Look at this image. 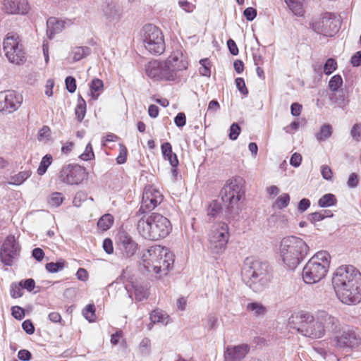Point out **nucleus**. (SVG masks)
Listing matches in <instances>:
<instances>
[{
  "label": "nucleus",
  "instance_id": "1",
  "mask_svg": "<svg viewBox=\"0 0 361 361\" xmlns=\"http://www.w3.org/2000/svg\"><path fill=\"white\" fill-rule=\"evenodd\" d=\"M332 285L343 304L356 305L361 301V273L354 266L338 267L332 277Z\"/></svg>",
  "mask_w": 361,
  "mask_h": 361
},
{
  "label": "nucleus",
  "instance_id": "2",
  "mask_svg": "<svg viewBox=\"0 0 361 361\" xmlns=\"http://www.w3.org/2000/svg\"><path fill=\"white\" fill-rule=\"evenodd\" d=\"M188 66L182 51L177 49L166 61H149L145 66V73L155 80L174 81L177 78V72L187 69Z\"/></svg>",
  "mask_w": 361,
  "mask_h": 361
},
{
  "label": "nucleus",
  "instance_id": "3",
  "mask_svg": "<svg viewBox=\"0 0 361 361\" xmlns=\"http://www.w3.org/2000/svg\"><path fill=\"white\" fill-rule=\"evenodd\" d=\"M241 274L245 284L257 293L267 288L272 280L269 264L252 257L244 260Z\"/></svg>",
  "mask_w": 361,
  "mask_h": 361
},
{
  "label": "nucleus",
  "instance_id": "4",
  "mask_svg": "<svg viewBox=\"0 0 361 361\" xmlns=\"http://www.w3.org/2000/svg\"><path fill=\"white\" fill-rule=\"evenodd\" d=\"M309 246L302 238L290 235L280 243L279 254L286 267L294 270L306 257Z\"/></svg>",
  "mask_w": 361,
  "mask_h": 361
},
{
  "label": "nucleus",
  "instance_id": "5",
  "mask_svg": "<svg viewBox=\"0 0 361 361\" xmlns=\"http://www.w3.org/2000/svg\"><path fill=\"white\" fill-rule=\"evenodd\" d=\"M171 228L170 221L158 213L142 217L137 224L140 235L149 240H158L166 237Z\"/></svg>",
  "mask_w": 361,
  "mask_h": 361
},
{
  "label": "nucleus",
  "instance_id": "6",
  "mask_svg": "<svg viewBox=\"0 0 361 361\" xmlns=\"http://www.w3.org/2000/svg\"><path fill=\"white\" fill-rule=\"evenodd\" d=\"M244 181L240 177L228 180L220 192L221 200L226 207L229 218L235 219L240 212V200L244 197Z\"/></svg>",
  "mask_w": 361,
  "mask_h": 361
},
{
  "label": "nucleus",
  "instance_id": "7",
  "mask_svg": "<svg viewBox=\"0 0 361 361\" xmlns=\"http://www.w3.org/2000/svg\"><path fill=\"white\" fill-rule=\"evenodd\" d=\"M331 256L326 251H319L306 263L302 269V279L305 283L313 284L323 279L329 270Z\"/></svg>",
  "mask_w": 361,
  "mask_h": 361
},
{
  "label": "nucleus",
  "instance_id": "8",
  "mask_svg": "<svg viewBox=\"0 0 361 361\" xmlns=\"http://www.w3.org/2000/svg\"><path fill=\"white\" fill-rule=\"evenodd\" d=\"M290 328H293L301 335L313 339L324 336L322 328L318 321L314 318V314L308 312H300L289 318Z\"/></svg>",
  "mask_w": 361,
  "mask_h": 361
},
{
  "label": "nucleus",
  "instance_id": "9",
  "mask_svg": "<svg viewBox=\"0 0 361 361\" xmlns=\"http://www.w3.org/2000/svg\"><path fill=\"white\" fill-rule=\"evenodd\" d=\"M230 237L227 224L215 221L207 233L208 248L213 254H222L226 248Z\"/></svg>",
  "mask_w": 361,
  "mask_h": 361
},
{
  "label": "nucleus",
  "instance_id": "10",
  "mask_svg": "<svg viewBox=\"0 0 361 361\" xmlns=\"http://www.w3.org/2000/svg\"><path fill=\"white\" fill-rule=\"evenodd\" d=\"M145 47L151 54H161L165 49L163 34L157 26L148 24L142 28Z\"/></svg>",
  "mask_w": 361,
  "mask_h": 361
},
{
  "label": "nucleus",
  "instance_id": "11",
  "mask_svg": "<svg viewBox=\"0 0 361 361\" xmlns=\"http://www.w3.org/2000/svg\"><path fill=\"white\" fill-rule=\"evenodd\" d=\"M3 47L5 55L9 62L16 65H20L25 62V52L18 35L8 33L4 40Z\"/></svg>",
  "mask_w": 361,
  "mask_h": 361
},
{
  "label": "nucleus",
  "instance_id": "12",
  "mask_svg": "<svg viewBox=\"0 0 361 361\" xmlns=\"http://www.w3.org/2000/svg\"><path fill=\"white\" fill-rule=\"evenodd\" d=\"M340 23L334 14L326 13L318 20L311 23L312 29L317 34L326 37L334 36L339 30Z\"/></svg>",
  "mask_w": 361,
  "mask_h": 361
},
{
  "label": "nucleus",
  "instance_id": "13",
  "mask_svg": "<svg viewBox=\"0 0 361 361\" xmlns=\"http://www.w3.org/2000/svg\"><path fill=\"white\" fill-rule=\"evenodd\" d=\"M164 196L160 191L152 185L146 186L142 194L140 207L137 214L150 212L163 201Z\"/></svg>",
  "mask_w": 361,
  "mask_h": 361
},
{
  "label": "nucleus",
  "instance_id": "14",
  "mask_svg": "<svg viewBox=\"0 0 361 361\" xmlns=\"http://www.w3.org/2000/svg\"><path fill=\"white\" fill-rule=\"evenodd\" d=\"M85 169L78 164L63 166L59 173V178L67 185H78L85 178Z\"/></svg>",
  "mask_w": 361,
  "mask_h": 361
},
{
  "label": "nucleus",
  "instance_id": "15",
  "mask_svg": "<svg viewBox=\"0 0 361 361\" xmlns=\"http://www.w3.org/2000/svg\"><path fill=\"white\" fill-rule=\"evenodd\" d=\"M23 102V96L14 90L0 92V112L11 114L19 109Z\"/></svg>",
  "mask_w": 361,
  "mask_h": 361
},
{
  "label": "nucleus",
  "instance_id": "16",
  "mask_svg": "<svg viewBox=\"0 0 361 361\" xmlns=\"http://www.w3.org/2000/svg\"><path fill=\"white\" fill-rule=\"evenodd\" d=\"M314 314L315 319L322 329L324 336L326 332L336 333L340 330L341 323L336 317L322 310L314 312Z\"/></svg>",
  "mask_w": 361,
  "mask_h": 361
},
{
  "label": "nucleus",
  "instance_id": "17",
  "mask_svg": "<svg viewBox=\"0 0 361 361\" xmlns=\"http://www.w3.org/2000/svg\"><path fill=\"white\" fill-rule=\"evenodd\" d=\"M19 252L20 247L14 236H7L2 245L0 252L1 262L6 266H11L13 259L19 255Z\"/></svg>",
  "mask_w": 361,
  "mask_h": 361
},
{
  "label": "nucleus",
  "instance_id": "18",
  "mask_svg": "<svg viewBox=\"0 0 361 361\" xmlns=\"http://www.w3.org/2000/svg\"><path fill=\"white\" fill-rule=\"evenodd\" d=\"M166 247L161 245H154L147 249L142 255L141 264L148 272L152 271L155 264L159 262V258L164 256Z\"/></svg>",
  "mask_w": 361,
  "mask_h": 361
},
{
  "label": "nucleus",
  "instance_id": "19",
  "mask_svg": "<svg viewBox=\"0 0 361 361\" xmlns=\"http://www.w3.org/2000/svg\"><path fill=\"white\" fill-rule=\"evenodd\" d=\"M1 10L7 15H26L30 5L27 0H2Z\"/></svg>",
  "mask_w": 361,
  "mask_h": 361
},
{
  "label": "nucleus",
  "instance_id": "20",
  "mask_svg": "<svg viewBox=\"0 0 361 361\" xmlns=\"http://www.w3.org/2000/svg\"><path fill=\"white\" fill-rule=\"evenodd\" d=\"M102 10L106 20L110 23H118L123 16V10L121 6L112 1L104 3Z\"/></svg>",
  "mask_w": 361,
  "mask_h": 361
},
{
  "label": "nucleus",
  "instance_id": "21",
  "mask_svg": "<svg viewBox=\"0 0 361 361\" xmlns=\"http://www.w3.org/2000/svg\"><path fill=\"white\" fill-rule=\"evenodd\" d=\"M335 345L337 348H355L360 343V338L351 330L344 331L334 338Z\"/></svg>",
  "mask_w": 361,
  "mask_h": 361
},
{
  "label": "nucleus",
  "instance_id": "22",
  "mask_svg": "<svg viewBox=\"0 0 361 361\" xmlns=\"http://www.w3.org/2000/svg\"><path fill=\"white\" fill-rule=\"evenodd\" d=\"M249 350L250 346L247 344L228 346L224 353L225 361H240Z\"/></svg>",
  "mask_w": 361,
  "mask_h": 361
},
{
  "label": "nucleus",
  "instance_id": "23",
  "mask_svg": "<svg viewBox=\"0 0 361 361\" xmlns=\"http://www.w3.org/2000/svg\"><path fill=\"white\" fill-rule=\"evenodd\" d=\"M120 244L123 256L127 258L133 256L138 249L137 243L127 233L120 235Z\"/></svg>",
  "mask_w": 361,
  "mask_h": 361
},
{
  "label": "nucleus",
  "instance_id": "24",
  "mask_svg": "<svg viewBox=\"0 0 361 361\" xmlns=\"http://www.w3.org/2000/svg\"><path fill=\"white\" fill-rule=\"evenodd\" d=\"M174 262V255L170 252L167 248L164 252V256L160 257L159 262L155 264L154 271L156 274H166L173 266Z\"/></svg>",
  "mask_w": 361,
  "mask_h": 361
},
{
  "label": "nucleus",
  "instance_id": "25",
  "mask_svg": "<svg viewBox=\"0 0 361 361\" xmlns=\"http://www.w3.org/2000/svg\"><path fill=\"white\" fill-rule=\"evenodd\" d=\"M66 22L56 18H50L47 21V34L52 39L56 33L61 32L65 27Z\"/></svg>",
  "mask_w": 361,
  "mask_h": 361
},
{
  "label": "nucleus",
  "instance_id": "26",
  "mask_svg": "<svg viewBox=\"0 0 361 361\" xmlns=\"http://www.w3.org/2000/svg\"><path fill=\"white\" fill-rule=\"evenodd\" d=\"M126 289L128 293L132 290L134 291L135 300L142 301L147 299L149 296V291L147 286L138 284L137 283H132L130 285H126Z\"/></svg>",
  "mask_w": 361,
  "mask_h": 361
},
{
  "label": "nucleus",
  "instance_id": "27",
  "mask_svg": "<svg viewBox=\"0 0 361 361\" xmlns=\"http://www.w3.org/2000/svg\"><path fill=\"white\" fill-rule=\"evenodd\" d=\"M161 150L164 159L168 160L172 167L178 166V159L177 155L172 151L171 143L166 142L161 144Z\"/></svg>",
  "mask_w": 361,
  "mask_h": 361
},
{
  "label": "nucleus",
  "instance_id": "28",
  "mask_svg": "<svg viewBox=\"0 0 361 361\" xmlns=\"http://www.w3.org/2000/svg\"><path fill=\"white\" fill-rule=\"evenodd\" d=\"M329 99L337 107L345 109L349 104L348 96L343 90L334 92L329 96Z\"/></svg>",
  "mask_w": 361,
  "mask_h": 361
},
{
  "label": "nucleus",
  "instance_id": "29",
  "mask_svg": "<svg viewBox=\"0 0 361 361\" xmlns=\"http://www.w3.org/2000/svg\"><path fill=\"white\" fill-rule=\"evenodd\" d=\"M246 310L255 317H264L267 312V307L259 302H251L246 305Z\"/></svg>",
  "mask_w": 361,
  "mask_h": 361
},
{
  "label": "nucleus",
  "instance_id": "30",
  "mask_svg": "<svg viewBox=\"0 0 361 361\" xmlns=\"http://www.w3.org/2000/svg\"><path fill=\"white\" fill-rule=\"evenodd\" d=\"M91 49L88 47H75L71 50L72 61L77 62L90 55Z\"/></svg>",
  "mask_w": 361,
  "mask_h": 361
},
{
  "label": "nucleus",
  "instance_id": "31",
  "mask_svg": "<svg viewBox=\"0 0 361 361\" xmlns=\"http://www.w3.org/2000/svg\"><path fill=\"white\" fill-rule=\"evenodd\" d=\"M303 1L304 0H285V2L294 15L302 16L304 13Z\"/></svg>",
  "mask_w": 361,
  "mask_h": 361
},
{
  "label": "nucleus",
  "instance_id": "32",
  "mask_svg": "<svg viewBox=\"0 0 361 361\" xmlns=\"http://www.w3.org/2000/svg\"><path fill=\"white\" fill-rule=\"evenodd\" d=\"M317 204L322 208L329 207L335 206L337 204V200L334 194L326 193L319 199Z\"/></svg>",
  "mask_w": 361,
  "mask_h": 361
},
{
  "label": "nucleus",
  "instance_id": "33",
  "mask_svg": "<svg viewBox=\"0 0 361 361\" xmlns=\"http://www.w3.org/2000/svg\"><path fill=\"white\" fill-rule=\"evenodd\" d=\"M221 210L222 207L221 203L217 200H213L210 202L207 209L209 221H211V219L216 218L221 212Z\"/></svg>",
  "mask_w": 361,
  "mask_h": 361
},
{
  "label": "nucleus",
  "instance_id": "34",
  "mask_svg": "<svg viewBox=\"0 0 361 361\" xmlns=\"http://www.w3.org/2000/svg\"><path fill=\"white\" fill-rule=\"evenodd\" d=\"M86 114V102L81 96H79L78 102L75 109V114L79 122H81Z\"/></svg>",
  "mask_w": 361,
  "mask_h": 361
},
{
  "label": "nucleus",
  "instance_id": "35",
  "mask_svg": "<svg viewBox=\"0 0 361 361\" xmlns=\"http://www.w3.org/2000/svg\"><path fill=\"white\" fill-rule=\"evenodd\" d=\"M52 156L49 154H47L42 157L37 169L38 175L42 176L47 172V169L52 163Z\"/></svg>",
  "mask_w": 361,
  "mask_h": 361
},
{
  "label": "nucleus",
  "instance_id": "36",
  "mask_svg": "<svg viewBox=\"0 0 361 361\" xmlns=\"http://www.w3.org/2000/svg\"><path fill=\"white\" fill-rule=\"evenodd\" d=\"M31 174L32 173L29 170L20 171L18 174L11 177V182L10 183L19 185L30 177Z\"/></svg>",
  "mask_w": 361,
  "mask_h": 361
},
{
  "label": "nucleus",
  "instance_id": "37",
  "mask_svg": "<svg viewBox=\"0 0 361 361\" xmlns=\"http://www.w3.org/2000/svg\"><path fill=\"white\" fill-rule=\"evenodd\" d=\"M332 134V127L329 124L322 126L319 132L316 134V137L319 141H324L331 137Z\"/></svg>",
  "mask_w": 361,
  "mask_h": 361
},
{
  "label": "nucleus",
  "instance_id": "38",
  "mask_svg": "<svg viewBox=\"0 0 361 361\" xmlns=\"http://www.w3.org/2000/svg\"><path fill=\"white\" fill-rule=\"evenodd\" d=\"M290 200V198L288 193H283L276 198L273 207L279 209L286 208L289 204Z\"/></svg>",
  "mask_w": 361,
  "mask_h": 361
},
{
  "label": "nucleus",
  "instance_id": "39",
  "mask_svg": "<svg viewBox=\"0 0 361 361\" xmlns=\"http://www.w3.org/2000/svg\"><path fill=\"white\" fill-rule=\"evenodd\" d=\"M113 221L114 219L111 214H105L99 219L97 226L100 229L106 231L111 226Z\"/></svg>",
  "mask_w": 361,
  "mask_h": 361
},
{
  "label": "nucleus",
  "instance_id": "40",
  "mask_svg": "<svg viewBox=\"0 0 361 361\" xmlns=\"http://www.w3.org/2000/svg\"><path fill=\"white\" fill-rule=\"evenodd\" d=\"M65 260L61 259L56 262H49L45 265L47 271L49 273H56L61 271L65 267Z\"/></svg>",
  "mask_w": 361,
  "mask_h": 361
},
{
  "label": "nucleus",
  "instance_id": "41",
  "mask_svg": "<svg viewBox=\"0 0 361 361\" xmlns=\"http://www.w3.org/2000/svg\"><path fill=\"white\" fill-rule=\"evenodd\" d=\"M343 85L342 77L337 74L332 76L329 81V88L332 92H337Z\"/></svg>",
  "mask_w": 361,
  "mask_h": 361
},
{
  "label": "nucleus",
  "instance_id": "42",
  "mask_svg": "<svg viewBox=\"0 0 361 361\" xmlns=\"http://www.w3.org/2000/svg\"><path fill=\"white\" fill-rule=\"evenodd\" d=\"M217 321L216 315L210 314L203 319V326L208 330L214 329L217 327Z\"/></svg>",
  "mask_w": 361,
  "mask_h": 361
},
{
  "label": "nucleus",
  "instance_id": "43",
  "mask_svg": "<svg viewBox=\"0 0 361 361\" xmlns=\"http://www.w3.org/2000/svg\"><path fill=\"white\" fill-rule=\"evenodd\" d=\"M63 200L64 197L62 193L55 192L51 195L50 198L49 200V204L52 207H58L62 204Z\"/></svg>",
  "mask_w": 361,
  "mask_h": 361
},
{
  "label": "nucleus",
  "instance_id": "44",
  "mask_svg": "<svg viewBox=\"0 0 361 361\" xmlns=\"http://www.w3.org/2000/svg\"><path fill=\"white\" fill-rule=\"evenodd\" d=\"M337 62L333 58L328 59L324 65V73L326 75H331L337 68Z\"/></svg>",
  "mask_w": 361,
  "mask_h": 361
},
{
  "label": "nucleus",
  "instance_id": "45",
  "mask_svg": "<svg viewBox=\"0 0 361 361\" xmlns=\"http://www.w3.org/2000/svg\"><path fill=\"white\" fill-rule=\"evenodd\" d=\"M201 68H200V73L202 76L210 77V61L208 59H203L200 61Z\"/></svg>",
  "mask_w": 361,
  "mask_h": 361
},
{
  "label": "nucleus",
  "instance_id": "46",
  "mask_svg": "<svg viewBox=\"0 0 361 361\" xmlns=\"http://www.w3.org/2000/svg\"><path fill=\"white\" fill-rule=\"evenodd\" d=\"M82 314L89 322H93L95 318V307L93 304L87 305L82 310Z\"/></svg>",
  "mask_w": 361,
  "mask_h": 361
},
{
  "label": "nucleus",
  "instance_id": "47",
  "mask_svg": "<svg viewBox=\"0 0 361 361\" xmlns=\"http://www.w3.org/2000/svg\"><path fill=\"white\" fill-rule=\"evenodd\" d=\"M10 294L13 298H20L23 295L21 285L19 283H12L10 288Z\"/></svg>",
  "mask_w": 361,
  "mask_h": 361
},
{
  "label": "nucleus",
  "instance_id": "48",
  "mask_svg": "<svg viewBox=\"0 0 361 361\" xmlns=\"http://www.w3.org/2000/svg\"><path fill=\"white\" fill-rule=\"evenodd\" d=\"M128 149L123 144H119V154L116 157V162L118 164H123L127 160Z\"/></svg>",
  "mask_w": 361,
  "mask_h": 361
},
{
  "label": "nucleus",
  "instance_id": "49",
  "mask_svg": "<svg viewBox=\"0 0 361 361\" xmlns=\"http://www.w3.org/2000/svg\"><path fill=\"white\" fill-rule=\"evenodd\" d=\"M94 157L93 149L91 143H88L85 149L82 154H80V158L84 161H89Z\"/></svg>",
  "mask_w": 361,
  "mask_h": 361
},
{
  "label": "nucleus",
  "instance_id": "50",
  "mask_svg": "<svg viewBox=\"0 0 361 361\" xmlns=\"http://www.w3.org/2000/svg\"><path fill=\"white\" fill-rule=\"evenodd\" d=\"M350 135L355 141H361V123H355L353 126L350 130Z\"/></svg>",
  "mask_w": 361,
  "mask_h": 361
},
{
  "label": "nucleus",
  "instance_id": "51",
  "mask_svg": "<svg viewBox=\"0 0 361 361\" xmlns=\"http://www.w3.org/2000/svg\"><path fill=\"white\" fill-rule=\"evenodd\" d=\"M66 87L68 92L73 93L76 90V80L73 76H67L65 79Z\"/></svg>",
  "mask_w": 361,
  "mask_h": 361
},
{
  "label": "nucleus",
  "instance_id": "52",
  "mask_svg": "<svg viewBox=\"0 0 361 361\" xmlns=\"http://www.w3.org/2000/svg\"><path fill=\"white\" fill-rule=\"evenodd\" d=\"M240 133V126H238V124L235 123H233L231 126H230V129H229V138L231 140H235L239 134Z\"/></svg>",
  "mask_w": 361,
  "mask_h": 361
},
{
  "label": "nucleus",
  "instance_id": "53",
  "mask_svg": "<svg viewBox=\"0 0 361 361\" xmlns=\"http://www.w3.org/2000/svg\"><path fill=\"white\" fill-rule=\"evenodd\" d=\"M321 175L322 178L326 180H331L333 178V172L331 169L327 165L321 166Z\"/></svg>",
  "mask_w": 361,
  "mask_h": 361
},
{
  "label": "nucleus",
  "instance_id": "54",
  "mask_svg": "<svg viewBox=\"0 0 361 361\" xmlns=\"http://www.w3.org/2000/svg\"><path fill=\"white\" fill-rule=\"evenodd\" d=\"M19 283L21 285L23 289L25 288L29 292L32 291L35 288V281L32 279L22 280Z\"/></svg>",
  "mask_w": 361,
  "mask_h": 361
},
{
  "label": "nucleus",
  "instance_id": "55",
  "mask_svg": "<svg viewBox=\"0 0 361 361\" xmlns=\"http://www.w3.org/2000/svg\"><path fill=\"white\" fill-rule=\"evenodd\" d=\"M103 81L98 78L93 79L90 85V90L92 92L100 91L103 89Z\"/></svg>",
  "mask_w": 361,
  "mask_h": 361
},
{
  "label": "nucleus",
  "instance_id": "56",
  "mask_svg": "<svg viewBox=\"0 0 361 361\" xmlns=\"http://www.w3.org/2000/svg\"><path fill=\"white\" fill-rule=\"evenodd\" d=\"M12 316L18 320H21L25 317L24 310L19 306H14L11 308Z\"/></svg>",
  "mask_w": 361,
  "mask_h": 361
},
{
  "label": "nucleus",
  "instance_id": "57",
  "mask_svg": "<svg viewBox=\"0 0 361 361\" xmlns=\"http://www.w3.org/2000/svg\"><path fill=\"white\" fill-rule=\"evenodd\" d=\"M150 319L153 323L164 322V314L159 310H154L150 314Z\"/></svg>",
  "mask_w": 361,
  "mask_h": 361
},
{
  "label": "nucleus",
  "instance_id": "58",
  "mask_svg": "<svg viewBox=\"0 0 361 361\" xmlns=\"http://www.w3.org/2000/svg\"><path fill=\"white\" fill-rule=\"evenodd\" d=\"M235 85L240 93L244 95H247L248 94V90L246 87L245 80L243 78H237L235 79Z\"/></svg>",
  "mask_w": 361,
  "mask_h": 361
},
{
  "label": "nucleus",
  "instance_id": "59",
  "mask_svg": "<svg viewBox=\"0 0 361 361\" xmlns=\"http://www.w3.org/2000/svg\"><path fill=\"white\" fill-rule=\"evenodd\" d=\"M174 123L178 128H183L186 123V116L185 113L179 112L174 118Z\"/></svg>",
  "mask_w": 361,
  "mask_h": 361
},
{
  "label": "nucleus",
  "instance_id": "60",
  "mask_svg": "<svg viewBox=\"0 0 361 361\" xmlns=\"http://www.w3.org/2000/svg\"><path fill=\"white\" fill-rule=\"evenodd\" d=\"M243 15L247 20L252 21L257 16V10L252 7H248L244 10Z\"/></svg>",
  "mask_w": 361,
  "mask_h": 361
},
{
  "label": "nucleus",
  "instance_id": "61",
  "mask_svg": "<svg viewBox=\"0 0 361 361\" xmlns=\"http://www.w3.org/2000/svg\"><path fill=\"white\" fill-rule=\"evenodd\" d=\"M178 5L182 9L188 13L192 12L195 8V6L187 0H180Z\"/></svg>",
  "mask_w": 361,
  "mask_h": 361
},
{
  "label": "nucleus",
  "instance_id": "62",
  "mask_svg": "<svg viewBox=\"0 0 361 361\" xmlns=\"http://www.w3.org/2000/svg\"><path fill=\"white\" fill-rule=\"evenodd\" d=\"M22 328L29 335H32L35 332V326L30 319H26L23 322Z\"/></svg>",
  "mask_w": 361,
  "mask_h": 361
},
{
  "label": "nucleus",
  "instance_id": "63",
  "mask_svg": "<svg viewBox=\"0 0 361 361\" xmlns=\"http://www.w3.org/2000/svg\"><path fill=\"white\" fill-rule=\"evenodd\" d=\"M358 185V177L355 173H352L348 177L347 185L350 188H355Z\"/></svg>",
  "mask_w": 361,
  "mask_h": 361
},
{
  "label": "nucleus",
  "instance_id": "64",
  "mask_svg": "<svg viewBox=\"0 0 361 361\" xmlns=\"http://www.w3.org/2000/svg\"><path fill=\"white\" fill-rule=\"evenodd\" d=\"M350 63L353 67L361 66V51L355 52L350 58Z\"/></svg>",
  "mask_w": 361,
  "mask_h": 361
}]
</instances>
